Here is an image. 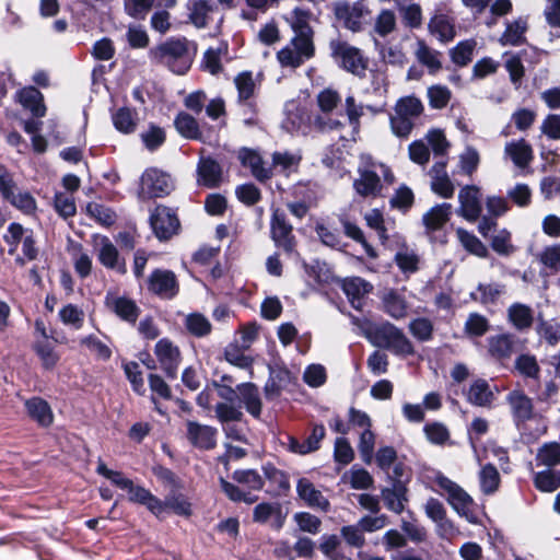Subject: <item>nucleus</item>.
<instances>
[{"label":"nucleus","mask_w":560,"mask_h":560,"mask_svg":"<svg viewBox=\"0 0 560 560\" xmlns=\"http://www.w3.org/2000/svg\"><path fill=\"white\" fill-rule=\"evenodd\" d=\"M151 62L165 65L168 70L177 75L186 74L192 60L188 52V40L184 36H171L148 51Z\"/></svg>","instance_id":"f257e3e1"},{"label":"nucleus","mask_w":560,"mask_h":560,"mask_svg":"<svg viewBox=\"0 0 560 560\" xmlns=\"http://www.w3.org/2000/svg\"><path fill=\"white\" fill-rule=\"evenodd\" d=\"M387 509L399 513L404 510L407 499V485L411 470L400 459L396 452L387 447Z\"/></svg>","instance_id":"f03ea898"},{"label":"nucleus","mask_w":560,"mask_h":560,"mask_svg":"<svg viewBox=\"0 0 560 560\" xmlns=\"http://www.w3.org/2000/svg\"><path fill=\"white\" fill-rule=\"evenodd\" d=\"M175 186L171 175L156 167L147 168L140 177L137 197L144 202L168 196Z\"/></svg>","instance_id":"7ed1b4c3"},{"label":"nucleus","mask_w":560,"mask_h":560,"mask_svg":"<svg viewBox=\"0 0 560 560\" xmlns=\"http://www.w3.org/2000/svg\"><path fill=\"white\" fill-rule=\"evenodd\" d=\"M435 482L444 491L446 500L453 510L469 523L476 524L478 520L472 512V498L459 485L445 476H436Z\"/></svg>","instance_id":"20e7f679"},{"label":"nucleus","mask_w":560,"mask_h":560,"mask_svg":"<svg viewBox=\"0 0 560 560\" xmlns=\"http://www.w3.org/2000/svg\"><path fill=\"white\" fill-rule=\"evenodd\" d=\"M331 57L339 68L354 74L362 77L368 69V59L364 58L361 50L350 45L345 40H331L330 44Z\"/></svg>","instance_id":"39448f33"},{"label":"nucleus","mask_w":560,"mask_h":560,"mask_svg":"<svg viewBox=\"0 0 560 560\" xmlns=\"http://www.w3.org/2000/svg\"><path fill=\"white\" fill-rule=\"evenodd\" d=\"M150 228L160 242L168 241L180 228L176 211L170 207L158 205L149 218Z\"/></svg>","instance_id":"423d86ee"},{"label":"nucleus","mask_w":560,"mask_h":560,"mask_svg":"<svg viewBox=\"0 0 560 560\" xmlns=\"http://www.w3.org/2000/svg\"><path fill=\"white\" fill-rule=\"evenodd\" d=\"M361 163L358 167L360 177L354 179L353 188L362 197L377 196L382 190L381 178L374 170L375 163L370 154L360 155Z\"/></svg>","instance_id":"0eeeda50"},{"label":"nucleus","mask_w":560,"mask_h":560,"mask_svg":"<svg viewBox=\"0 0 560 560\" xmlns=\"http://www.w3.org/2000/svg\"><path fill=\"white\" fill-rule=\"evenodd\" d=\"M148 290L161 299L172 300L179 292V283L174 271L156 268L148 277Z\"/></svg>","instance_id":"6e6552de"},{"label":"nucleus","mask_w":560,"mask_h":560,"mask_svg":"<svg viewBox=\"0 0 560 560\" xmlns=\"http://www.w3.org/2000/svg\"><path fill=\"white\" fill-rule=\"evenodd\" d=\"M115 487L126 490L128 492V500L131 503L143 505L154 516H159L161 499L154 495L149 489L140 485H135L133 481L127 477L115 481Z\"/></svg>","instance_id":"1a4fd4ad"},{"label":"nucleus","mask_w":560,"mask_h":560,"mask_svg":"<svg viewBox=\"0 0 560 560\" xmlns=\"http://www.w3.org/2000/svg\"><path fill=\"white\" fill-rule=\"evenodd\" d=\"M390 250L394 253V261L405 275L413 273L419 268L420 257L416 249L406 241L395 235L390 242Z\"/></svg>","instance_id":"9d476101"},{"label":"nucleus","mask_w":560,"mask_h":560,"mask_svg":"<svg viewBox=\"0 0 560 560\" xmlns=\"http://www.w3.org/2000/svg\"><path fill=\"white\" fill-rule=\"evenodd\" d=\"M186 436L190 444L199 450L211 451L217 445V428L199 423L195 420H187Z\"/></svg>","instance_id":"9b49d317"},{"label":"nucleus","mask_w":560,"mask_h":560,"mask_svg":"<svg viewBox=\"0 0 560 560\" xmlns=\"http://www.w3.org/2000/svg\"><path fill=\"white\" fill-rule=\"evenodd\" d=\"M196 173L198 185L211 189L218 188L223 179V168L212 155L199 158Z\"/></svg>","instance_id":"f8f14e48"},{"label":"nucleus","mask_w":560,"mask_h":560,"mask_svg":"<svg viewBox=\"0 0 560 560\" xmlns=\"http://www.w3.org/2000/svg\"><path fill=\"white\" fill-rule=\"evenodd\" d=\"M104 304L117 317L130 324H136L141 313L140 307L131 298L126 295L116 296L112 291H107Z\"/></svg>","instance_id":"ddd939ff"},{"label":"nucleus","mask_w":560,"mask_h":560,"mask_svg":"<svg viewBox=\"0 0 560 560\" xmlns=\"http://www.w3.org/2000/svg\"><path fill=\"white\" fill-rule=\"evenodd\" d=\"M458 200V214L469 222L476 221L481 212L479 188L476 186H465L459 190Z\"/></svg>","instance_id":"4468645a"},{"label":"nucleus","mask_w":560,"mask_h":560,"mask_svg":"<svg viewBox=\"0 0 560 560\" xmlns=\"http://www.w3.org/2000/svg\"><path fill=\"white\" fill-rule=\"evenodd\" d=\"M298 497L310 508H319L323 512H328L330 503L323 493L315 488L312 481L302 477L296 482Z\"/></svg>","instance_id":"2eb2a0df"},{"label":"nucleus","mask_w":560,"mask_h":560,"mask_svg":"<svg viewBox=\"0 0 560 560\" xmlns=\"http://www.w3.org/2000/svg\"><path fill=\"white\" fill-rule=\"evenodd\" d=\"M16 98L35 118H42L46 115L44 95L37 88L28 85L18 90Z\"/></svg>","instance_id":"dca6fc26"},{"label":"nucleus","mask_w":560,"mask_h":560,"mask_svg":"<svg viewBox=\"0 0 560 560\" xmlns=\"http://www.w3.org/2000/svg\"><path fill=\"white\" fill-rule=\"evenodd\" d=\"M340 288L349 300L351 306L359 310L361 306V300L364 294L372 291L373 287L366 280L360 277H349L339 279Z\"/></svg>","instance_id":"f3484780"},{"label":"nucleus","mask_w":560,"mask_h":560,"mask_svg":"<svg viewBox=\"0 0 560 560\" xmlns=\"http://www.w3.org/2000/svg\"><path fill=\"white\" fill-rule=\"evenodd\" d=\"M27 416L39 427L48 428L54 422V413L48 401L42 397L34 396L24 402Z\"/></svg>","instance_id":"a211bd4d"},{"label":"nucleus","mask_w":560,"mask_h":560,"mask_svg":"<svg viewBox=\"0 0 560 560\" xmlns=\"http://www.w3.org/2000/svg\"><path fill=\"white\" fill-rule=\"evenodd\" d=\"M240 394V404L244 405L246 411L255 419H259L262 410V401L256 384L244 382L236 385Z\"/></svg>","instance_id":"6ab92c4d"},{"label":"nucleus","mask_w":560,"mask_h":560,"mask_svg":"<svg viewBox=\"0 0 560 560\" xmlns=\"http://www.w3.org/2000/svg\"><path fill=\"white\" fill-rule=\"evenodd\" d=\"M180 490L170 491L164 500H161V508L159 509V520L163 518V513L170 509L174 514L183 517H190L192 515V506L188 499L179 492Z\"/></svg>","instance_id":"aec40b11"},{"label":"nucleus","mask_w":560,"mask_h":560,"mask_svg":"<svg viewBox=\"0 0 560 560\" xmlns=\"http://www.w3.org/2000/svg\"><path fill=\"white\" fill-rule=\"evenodd\" d=\"M98 261L107 269L116 270L120 275L127 272L125 260L119 261V252L112 241L105 236H101V247L97 254Z\"/></svg>","instance_id":"412c9836"},{"label":"nucleus","mask_w":560,"mask_h":560,"mask_svg":"<svg viewBox=\"0 0 560 560\" xmlns=\"http://www.w3.org/2000/svg\"><path fill=\"white\" fill-rule=\"evenodd\" d=\"M504 155L520 168L526 167L534 158L530 144L524 139L508 142L504 145Z\"/></svg>","instance_id":"4be33fe9"},{"label":"nucleus","mask_w":560,"mask_h":560,"mask_svg":"<svg viewBox=\"0 0 560 560\" xmlns=\"http://www.w3.org/2000/svg\"><path fill=\"white\" fill-rule=\"evenodd\" d=\"M466 398L474 406L490 407L494 400V393L486 380L478 378L469 386Z\"/></svg>","instance_id":"5701e85b"},{"label":"nucleus","mask_w":560,"mask_h":560,"mask_svg":"<svg viewBox=\"0 0 560 560\" xmlns=\"http://www.w3.org/2000/svg\"><path fill=\"white\" fill-rule=\"evenodd\" d=\"M114 128L122 133L130 135L137 127V112L129 106H121L110 113Z\"/></svg>","instance_id":"b1692460"},{"label":"nucleus","mask_w":560,"mask_h":560,"mask_svg":"<svg viewBox=\"0 0 560 560\" xmlns=\"http://www.w3.org/2000/svg\"><path fill=\"white\" fill-rule=\"evenodd\" d=\"M174 127L176 131L185 139L188 140H202V132L199 128L197 119L186 113L179 112L174 118Z\"/></svg>","instance_id":"393cba45"},{"label":"nucleus","mask_w":560,"mask_h":560,"mask_svg":"<svg viewBox=\"0 0 560 560\" xmlns=\"http://www.w3.org/2000/svg\"><path fill=\"white\" fill-rule=\"evenodd\" d=\"M305 273L315 280L317 284H330L339 282V278L335 277L326 261L314 259L312 262L303 260Z\"/></svg>","instance_id":"a878e982"},{"label":"nucleus","mask_w":560,"mask_h":560,"mask_svg":"<svg viewBox=\"0 0 560 560\" xmlns=\"http://www.w3.org/2000/svg\"><path fill=\"white\" fill-rule=\"evenodd\" d=\"M432 182L431 188L432 190L443 198H450L454 194V186L445 171V164L439 163L435 164L431 170Z\"/></svg>","instance_id":"bb28decb"},{"label":"nucleus","mask_w":560,"mask_h":560,"mask_svg":"<svg viewBox=\"0 0 560 560\" xmlns=\"http://www.w3.org/2000/svg\"><path fill=\"white\" fill-rule=\"evenodd\" d=\"M506 400L512 409L513 416L518 420H527L533 415V404L522 390H512Z\"/></svg>","instance_id":"cd10ccee"},{"label":"nucleus","mask_w":560,"mask_h":560,"mask_svg":"<svg viewBox=\"0 0 560 560\" xmlns=\"http://www.w3.org/2000/svg\"><path fill=\"white\" fill-rule=\"evenodd\" d=\"M429 31L441 43L451 42L455 37L454 23L445 14L434 15L429 23Z\"/></svg>","instance_id":"c85d7f7f"},{"label":"nucleus","mask_w":560,"mask_h":560,"mask_svg":"<svg viewBox=\"0 0 560 560\" xmlns=\"http://www.w3.org/2000/svg\"><path fill=\"white\" fill-rule=\"evenodd\" d=\"M452 212V206L450 203H441L431 208L423 215V224L430 231H436L448 221Z\"/></svg>","instance_id":"c756f323"},{"label":"nucleus","mask_w":560,"mask_h":560,"mask_svg":"<svg viewBox=\"0 0 560 560\" xmlns=\"http://www.w3.org/2000/svg\"><path fill=\"white\" fill-rule=\"evenodd\" d=\"M417 60L425 66L429 73L435 74L442 68L441 54L430 48L424 42L419 40L417 49L415 51Z\"/></svg>","instance_id":"7c9ffc66"},{"label":"nucleus","mask_w":560,"mask_h":560,"mask_svg":"<svg viewBox=\"0 0 560 560\" xmlns=\"http://www.w3.org/2000/svg\"><path fill=\"white\" fill-rule=\"evenodd\" d=\"M527 31V21L517 19L506 25L504 33L500 37V44L503 46H517L525 42V32Z\"/></svg>","instance_id":"2f4dec72"},{"label":"nucleus","mask_w":560,"mask_h":560,"mask_svg":"<svg viewBox=\"0 0 560 560\" xmlns=\"http://www.w3.org/2000/svg\"><path fill=\"white\" fill-rule=\"evenodd\" d=\"M189 13V21L197 27L203 28L208 24L207 16L213 11L214 3L212 0H192L187 4Z\"/></svg>","instance_id":"473e14b6"},{"label":"nucleus","mask_w":560,"mask_h":560,"mask_svg":"<svg viewBox=\"0 0 560 560\" xmlns=\"http://www.w3.org/2000/svg\"><path fill=\"white\" fill-rule=\"evenodd\" d=\"M456 236L460 245L471 255L485 258L488 255L487 246L472 233L465 229L458 228Z\"/></svg>","instance_id":"72a5a7b5"},{"label":"nucleus","mask_w":560,"mask_h":560,"mask_svg":"<svg viewBox=\"0 0 560 560\" xmlns=\"http://www.w3.org/2000/svg\"><path fill=\"white\" fill-rule=\"evenodd\" d=\"M293 226L287 221L285 213L279 209L273 210L270 220V234L273 243L292 235Z\"/></svg>","instance_id":"f704fd0d"},{"label":"nucleus","mask_w":560,"mask_h":560,"mask_svg":"<svg viewBox=\"0 0 560 560\" xmlns=\"http://www.w3.org/2000/svg\"><path fill=\"white\" fill-rule=\"evenodd\" d=\"M185 327L190 335L197 338H202L211 331V323L199 312H194L186 316Z\"/></svg>","instance_id":"c9c22d12"},{"label":"nucleus","mask_w":560,"mask_h":560,"mask_svg":"<svg viewBox=\"0 0 560 560\" xmlns=\"http://www.w3.org/2000/svg\"><path fill=\"white\" fill-rule=\"evenodd\" d=\"M509 319L517 329L528 328L533 323L532 308L525 304L514 303L508 311Z\"/></svg>","instance_id":"e433bc0d"},{"label":"nucleus","mask_w":560,"mask_h":560,"mask_svg":"<svg viewBox=\"0 0 560 560\" xmlns=\"http://www.w3.org/2000/svg\"><path fill=\"white\" fill-rule=\"evenodd\" d=\"M504 292L505 287L500 283L479 284L471 298L482 304H490L497 302Z\"/></svg>","instance_id":"4c0bfd02"},{"label":"nucleus","mask_w":560,"mask_h":560,"mask_svg":"<svg viewBox=\"0 0 560 560\" xmlns=\"http://www.w3.org/2000/svg\"><path fill=\"white\" fill-rule=\"evenodd\" d=\"M140 137L144 148L150 152L156 151L166 140L165 130L154 122H150L148 130L142 132Z\"/></svg>","instance_id":"58836bf2"},{"label":"nucleus","mask_w":560,"mask_h":560,"mask_svg":"<svg viewBox=\"0 0 560 560\" xmlns=\"http://www.w3.org/2000/svg\"><path fill=\"white\" fill-rule=\"evenodd\" d=\"M153 476L165 487H170V491L183 489L182 479L170 468L155 463L151 466Z\"/></svg>","instance_id":"ea45409f"},{"label":"nucleus","mask_w":560,"mask_h":560,"mask_svg":"<svg viewBox=\"0 0 560 560\" xmlns=\"http://www.w3.org/2000/svg\"><path fill=\"white\" fill-rule=\"evenodd\" d=\"M387 349L393 350L397 354H408L412 352L409 340L399 329L389 325H387Z\"/></svg>","instance_id":"a19ab883"},{"label":"nucleus","mask_w":560,"mask_h":560,"mask_svg":"<svg viewBox=\"0 0 560 560\" xmlns=\"http://www.w3.org/2000/svg\"><path fill=\"white\" fill-rule=\"evenodd\" d=\"M334 13L336 19L343 22V27L357 33L362 28L361 20L354 18L352 12L349 11V2L348 1H338L334 5Z\"/></svg>","instance_id":"79ce46f5"},{"label":"nucleus","mask_w":560,"mask_h":560,"mask_svg":"<svg viewBox=\"0 0 560 560\" xmlns=\"http://www.w3.org/2000/svg\"><path fill=\"white\" fill-rule=\"evenodd\" d=\"M232 479L241 485H248L252 490L260 491L265 487V479L256 469H236L232 474Z\"/></svg>","instance_id":"37998d69"},{"label":"nucleus","mask_w":560,"mask_h":560,"mask_svg":"<svg viewBox=\"0 0 560 560\" xmlns=\"http://www.w3.org/2000/svg\"><path fill=\"white\" fill-rule=\"evenodd\" d=\"M477 43L475 39H466L459 42L452 50H451V59L457 66H466L472 59V55Z\"/></svg>","instance_id":"c03bdc74"},{"label":"nucleus","mask_w":560,"mask_h":560,"mask_svg":"<svg viewBox=\"0 0 560 560\" xmlns=\"http://www.w3.org/2000/svg\"><path fill=\"white\" fill-rule=\"evenodd\" d=\"M535 487L542 492H553L560 487V471L542 470L535 475Z\"/></svg>","instance_id":"a18cd8bd"},{"label":"nucleus","mask_w":560,"mask_h":560,"mask_svg":"<svg viewBox=\"0 0 560 560\" xmlns=\"http://www.w3.org/2000/svg\"><path fill=\"white\" fill-rule=\"evenodd\" d=\"M291 45H293V49L301 54L303 60H307L312 58L315 54V46L313 43V30L311 33L306 30L291 39Z\"/></svg>","instance_id":"49530a36"},{"label":"nucleus","mask_w":560,"mask_h":560,"mask_svg":"<svg viewBox=\"0 0 560 560\" xmlns=\"http://www.w3.org/2000/svg\"><path fill=\"white\" fill-rule=\"evenodd\" d=\"M303 381L307 386L312 388L323 386L327 381L326 368L319 363L308 364L304 370Z\"/></svg>","instance_id":"de8ad7c7"},{"label":"nucleus","mask_w":560,"mask_h":560,"mask_svg":"<svg viewBox=\"0 0 560 560\" xmlns=\"http://www.w3.org/2000/svg\"><path fill=\"white\" fill-rule=\"evenodd\" d=\"M122 369L132 390L138 395H144V381L139 364L136 361H129L122 365Z\"/></svg>","instance_id":"09e8293b"},{"label":"nucleus","mask_w":560,"mask_h":560,"mask_svg":"<svg viewBox=\"0 0 560 560\" xmlns=\"http://www.w3.org/2000/svg\"><path fill=\"white\" fill-rule=\"evenodd\" d=\"M480 488L483 493L491 494L497 491L500 483V475L492 465H486L479 472Z\"/></svg>","instance_id":"8fccbe9b"},{"label":"nucleus","mask_w":560,"mask_h":560,"mask_svg":"<svg viewBox=\"0 0 560 560\" xmlns=\"http://www.w3.org/2000/svg\"><path fill=\"white\" fill-rule=\"evenodd\" d=\"M354 450L350 441L345 436H339L335 441L334 460L338 465L346 466L354 459Z\"/></svg>","instance_id":"3c124183"},{"label":"nucleus","mask_w":560,"mask_h":560,"mask_svg":"<svg viewBox=\"0 0 560 560\" xmlns=\"http://www.w3.org/2000/svg\"><path fill=\"white\" fill-rule=\"evenodd\" d=\"M265 479L277 483L279 490L285 492L291 488L289 476L285 471L278 469L273 464L267 463L261 466Z\"/></svg>","instance_id":"603ef678"},{"label":"nucleus","mask_w":560,"mask_h":560,"mask_svg":"<svg viewBox=\"0 0 560 560\" xmlns=\"http://www.w3.org/2000/svg\"><path fill=\"white\" fill-rule=\"evenodd\" d=\"M415 196L412 190L401 185L392 196L389 203L392 209H396L402 213L407 212L413 205Z\"/></svg>","instance_id":"864d4df0"},{"label":"nucleus","mask_w":560,"mask_h":560,"mask_svg":"<svg viewBox=\"0 0 560 560\" xmlns=\"http://www.w3.org/2000/svg\"><path fill=\"white\" fill-rule=\"evenodd\" d=\"M54 208L59 217L68 219L77 212L75 201L72 196H68L62 191H56L54 195Z\"/></svg>","instance_id":"5fc2aeb1"},{"label":"nucleus","mask_w":560,"mask_h":560,"mask_svg":"<svg viewBox=\"0 0 560 560\" xmlns=\"http://www.w3.org/2000/svg\"><path fill=\"white\" fill-rule=\"evenodd\" d=\"M340 544L341 540L336 534H324L320 537L319 549L329 560H343L345 555L337 550Z\"/></svg>","instance_id":"6e6d98bb"},{"label":"nucleus","mask_w":560,"mask_h":560,"mask_svg":"<svg viewBox=\"0 0 560 560\" xmlns=\"http://www.w3.org/2000/svg\"><path fill=\"white\" fill-rule=\"evenodd\" d=\"M395 112L413 120L423 112V105L419 98L407 96L399 100L395 107Z\"/></svg>","instance_id":"4d7b16f0"},{"label":"nucleus","mask_w":560,"mask_h":560,"mask_svg":"<svg viewBox=\"0 0 560 560\" xmlns=\"http://www.w3.org/2000/svg\"><path fill=\"white\" fill-rule=\"evenodd\" d=\"M236 198L246 206H254L261 199V191L254 183H244L235 189Z\"/></svg>","instance_id":"13d9d810"},{"label":"nucleus","mask_w":560,"mask_h":560,"mask_svg":"<svg viewBox=\"0 0 560 560\" xmlns=\"http://www.w3.org/2000/svg\"><path fill=\"white\" fill-rule=\"evenodd\" d=\"M350 487L355 490H366L373 485L372 475L358 464L350 469Z\"/></svg>","instance_id":"bf43d9fd"},{"label":"nucleus","mask_w":560,"mask_h":560,"mask_svg":"<svg viewBox=\"0 0 560 560\" xmlns=\"http://www.w3.org/2000/svg\"><path fill=\"white\" fill-rule=\"evenodd\" d=\"M126 39L132 49L147 48L150 43L149 35L143 26L135 24L128 26Z\"/></svg>","instance_id":"052dcab7"},{"label":"nucleus","mask_w":560,"mask_h":560,"mask_svg":"<svg viewBox=\"0 0 560 560\" xmlns=\"http://www.w3.org/2000/svg\"><path fill=\"white\" fill-rule=\"evenodd\" d=\"M154 353L160 363L177 360L180 355L178 347L167 338H162L155 343Z\"/></svg>","instance_id":"680f3d73"},{"label":"nucleus","mask_w":560,"mask_h":560,"mask_svg":"<svg viewBox=\"0 0 560 560\" xmlns=\"http://www.w3.org/2000/svg\"><path fill=\"white\" fill-rule=\"evenodd\" d=\"M299 529L304 533L316 535L320 530L322 521L308 512H296L293 516Z\"/></svg>","instance_id":"e2e57ef3"},{"label":"nucleus","mask_w":560,"mask_h":560,"mask_svg":"<svg viewBox=\"0 0 560 560\" xmlns=\"http://www.w3.org/2000/svg\"><path fill=\"white\" fill-rule=\"evenodd\" d=\"M234 83L237 89L240 101H247L253 96L255 84L252 71L246 70L238 73L234 79Z\"/></svg>","instance_id":"0e129e2a"},{"label":"nucleus","mask_w":560,"mask_h":560,"mask_svg":"<svg viewBox=\"0 0 560 560\" xmlns=\"http://www.w3.org/2000/svg\"><path fill=\"white\" fill-rule=\"evenodd\" d=\"M451 96L452 93L446 86L436 84L428 89L429 105L432 108H444L448 104Z\"/></svg>","instance_id":"69168bd1"},{"label":"nucleus","mask_w":560,"mask_h":560,"mask_svg":"<svg viewBox=\"0 0 560 560\" xmlns=\"http://www.w3.org/2000/svg\"><path fill=\"white\" fill-rule=\"evenodd\" d=\"M537 460L545 466L552 467L560 464V444L548 443L541 446L537 454Z\"/></svg>","instance_id":"338daca9"},{"label":"nucleus","mask_w":560,"mask_h":560,"mask_svg":"<svg viewBox=\"0 0 560 560\" xmlns=\"http://www.w3.org/2000/svg\"><path fill=\"white\" fill-rule=\"evenodd\" d=\"M7 202L25 214H31L36 210V200L28 191L14 192Z\"/></svg>","instance_id":"774afa93"}]
</instances>
